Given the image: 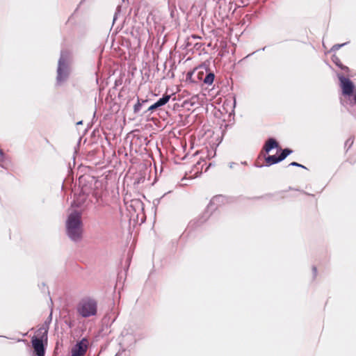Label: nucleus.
<instances>
[{"mask_svg": "<svg viewBox=\"0 0 356 356\" xmlns=\"http://www.w3.org/2000/svg\"><path fill=\"white\" fill-rule=\"evenodd\" d=\"M348 100L349 101V104L351 106H356V90L355 92L353 93L351 96H347Z\"/></svg>", "mask_w": 356, "mask_h": 356, "instance_id": "f8f14e48", "label": "nucleus"}, {"mask_svg": "<svg viewBox=\"0 0 356 356\" xmlns=\"http://www.w3.org/2000/svg\"><path fill=\"white\" fill-rule=\"evenodd\" d=\"M47 330L40 327L37 330L36 336L32 337L31 343L36 356H44L45 350L43 342L47 341Z\"/></svg>", "mask_w": 356, "mask_h": 356, "instance_id": "20e7f679", "label": "nucleus"}, {"mask_svg": "<svg viewBox=\"0 0 356 356\" xmlns=\"http://www.w3.org/2000/svg\"><path fill=\"white\" fill-rule=\"evenodd\" d=\"M68 72L67 69L65 68L64 63L60 60L58 63V76L57 80L58 81H63L66 79L67 77Z\"/></svg>", "mask_w": 356, "mask_h": 356, "instance_id": "0eeeda50", "label": "nucleus"}, {"mask_svg": "<svg viewBox=\"0 0 356 356\" xmlns=\"http://www.w3.org/2000/svg\"><path fill=\"white\" fill-rule=\"evenodd\" d=\"M332 60L333 61L334 63L336 64V65H337L339 67H340L342 70H344L346 72H348V67L343 65L341 61H340V59L335 55H333L332 56Z\"/></svg>", "mask_w": 356, "mask_h": 356, "instance_id": "6e6552de", "label": "nucleus"}, {"mask_svg": "<svg viewBox=\"0 0 356 356\" xmlns=\"http://www.w3.org/2000/svg\"><path fill=\"white\" fill-rule=\"evenodd\" d=\"M212 204H213V202H210V204H209V205L208 206V207H211V206L212 205Z\"/></svg>", "mask_w": 356, "mask_h": 356, "instance_id": "6ab92c4d", "label": "nucleus"}, {"mask_svg": "<svg viewBox=\"0 0 356 356\" xmlns=\"http://www.w3.org/2000/svg\"><path fill=\"white\" fill-rule=\"evenodd\" d=\"M76 312L83 318L95 316L97 314V302L90 297L80 300L76 305Z\"/></svg>", "mask_w": 356, "mask_h": 356, "instance_id": "7ed1b4c3", "label": "nucleus"}, {"mask_svg": "<svg viewBox=\"0 0 356 356\" xmlns=\"http://www.w3.org/2000/svg\"><path fill=\"white\" fill-rule=\"evenodd\" d=\"M338 78L340 81V86L342 89V93L345 96H351L355 92V85L349 79L346 78L341 74H338Z\"/></svg>", "mask_w": 356, "mask_h": 356, "instance_id": "39448f33", "label": "nucleus"}, {"mask_svg": "<svg viewBox=\"0 0 356 356\" xmlns=\"http://www.w3.org/2000/svg\"><path fill=\"white\" fill-rule=\"evenodd\" d=\"M141 106L142 104L140 103V100L138 99L137 103L134 106V111L135 113H137L140 111Z\"/></svg>", "mask_w": 356, "mask_h": 356, "instance_id": "ddd939ff", "label": "nucleus"}, {"mask_svg": "<svg viewBox=\"0 0 356 356\" xmlns=\"http://www.w3.org/2000/svg\"><path fill=\"white\" fill-rule=\"evenodd\" d=\"M354 143L353 137H349L345 142L344 147L346 149V152H348V149L352 147Z\"/></svg>", "mask_w": 356, "mask_h": 356, "instance_id": "9b49d317", "label": "nucleus"}, {"mask_svg": "<svg viewBox=\"0 0 356 356\" xmlns=\"http://www.w3.org/2000/svg\"><path fill=\"white\" fill-rule=\"evenodd\" d=\"M312 270H313V273H314V271L316 272V268H313Z\"/></svg>", "mask_w": 356, "mask_h": 356, "instance_id": "aec40b11", "label": "nucleus"}, {"mask_svg": "<svg viewBox=\"0 0 356 356\" xmlns=\"http://www.w3.org/2000/svg\"><path fill=\"white\" fill-rule=\"evenodd\" d=\"M291 152L288 148L282 149L278 142L270 138L266 141L260 154L264 156L265 165L270 166L283 161Z\"/></svg>", "mask_w": 356, "mask_h": 356, "instance_id": "f257e3e1", "label": "nucleus"}, {"mask_svg": "<svg viewBox=\"0 0 356 356\" xmlns=\"http://www.w3.org/2000/svg\"><path fill=\"white\" fill-rule=\"evenodd\" d=\"M214 74L212 72H208L203 79L204 83L207 85H211L214 80Z\"/></svg>", "mask_w": 356, "mask_h": 356, "instance_id": "1a4fd4ad", "label": "nucleus"}, {"mask_svg": "<svg viewBox=\"0 0 356 356\" xmlns=\"http://www.w3.org/2000/svg\"><path fill=\"white\" fill-rule=\"evenodd\" d=\"M341 104L343 106H346V104H345V103H344V102H343V100L342 99H341Z\"/></svg>", "mask_w": 356, "mask_h": 356, "instance_id": "a211bd4d", "label": "nucleus"}, {"mask_svg": "<svg viewBox=\"0 0 356 356\" xmlns=\"http://www.w3.org/2000/svg\"><path fill=\"white\" fill-rule=\"evenodd\" d=\"M290 165H294V166H299V167H302L304 168V166H302V165L296 163V162H292L289 164Z\"/></svg>", "mask_w": 356, "mask_h": 356, "instance_id": "f3484780", "label": "nucleus"}, {"mask_svg": "<svg viewBox=\"0 0 356 356\" xmlns=\"http://www.w3.org/2000/svg\"><path fill=\"white\" fill-rule=\"evenodd\" d=\"M347 44V42H345V43H343V44H334L332 49H331V51H337L339 50L341 47L346 45Z\"/></svg>", "mask_w": 356, "mask_h": 356, "instance_id": "4468645a", "label": "nucleus"}, {"mask_svg": "<svg viewBox=\"0 0 356 356\" xmlns=\"http://www.w3.org/2000/svg\"><path fill=\"white\" fill-rule=\"evenodd\" d=\"M158 106H156V104L154 103V104H152V106H150L148 108V111H153L154 110L158 108Z\"/></svg>", "mask_w": 356, "mask_h": 356, "instance_id": "dca6fc26", "label": "nucleus"}, {"mask_svg": "<svg viewBox=\"0 0 356 356\" xmlns=\"http://www.w3.org/2000/svg\"><path fill=\"white\" fill-rule=\"evenodd\" d=\"M170 99V95H164L162 98H161L159 100H158L156 104L158 107L162 106L167 104Z\"/></svg>", "mask_w": 356, "mask_h": 356, "instance_id": "9d476101", "label": "nucleus"}, {"mask_svg": "<svg viewBox=\"0 0 356 356\" xmlns=\"http://www.w3.org/2000/svg\"><path fill=\"white\" fill-rule=\"evenodd\" d=\"M204 75V72L203 71H200L197 73V78L199 79H200V80H203L204 79V78H203Z\"/></svg>", "mask_w": 356, "mask_h": 356, "instance_id": "2eb2a0df", "label": "nucleus"}, {"mask_svg": "<svg viewBox=\"0 0 356 356\" xmlns=\"http://www.w3.org/2000/svg\"><path fill=\"white\" fill-rule=\"evenodd\" d=\"M87 343L88 341L85 339L78 342L72 348L70 356H84L88 349Z\"/></svg>", "mask_w": 356, "mask_h": 356, "instance_id": "423d86ee", "label": "nucleus"}, {"mask_svg": "<svg viewBox=\"0 0 356 356\" xmlns=\"http://www.w3.org/2000/svg\"><path fill=\"white\" fill-rule=\"evenodd\" d=\"M67 232L70 238L79 240L82 234V222L81 213L76 211L71 213L66 222Z\"/></svg>", "mask_w": 356, "mask_h": 356, "instance_id": "f03ea898", "label": "nucleus"}]
</instances>
